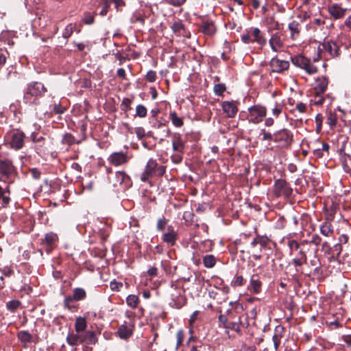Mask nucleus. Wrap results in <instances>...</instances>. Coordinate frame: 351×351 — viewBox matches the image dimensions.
<instances>
[{"label": "nucleus", "mask_w": 351, "mask_h": 351, "mask_svg": "<svg viewBox=\"0 0 351 351\" xmlns=\"http://www.w3.org/2000/svg\"><path fill=\"white\" fill-rule=\"evenodd\" d=\"M47 92L45 86L38 82H32L27 84L23 95V101L26 104L37 105L38 97H42Z\"/></svg>", "instance_id": "obj_1"}, {"label": "nucleus", "mask_w": 351, "mask_h": 351, "mask_svg": "<svg viewBox=\"0 0 351 351\" xmlns=\"http://www.w3.org/2000/svg\"><path fill=\"white\" fill-rule=\"evenodd\" d=\"M165 173V167L160 165L155 159L151 158L147 162L140 179L142 182H147L154 177L162 176Z\"/></svg>", "instance_id": "obj_2"}, {"label": "nucleus", "mask_w": 351, "mask_h": 351, "mask_svg": "<svg viewBox=\"0 0 351 351\" xmlns=\"http://www.w3.org/2000/svg\"><path fill=\"white\" fill-rule=\"evenodd\" d=\"M73 295H69L64 298L63 301V305L65 308L69 311L75 312L77 310V306L71 304V303L75 301H80L84 300L86 296V292L83 288H75L73 291Z\"/></svg>", "instance_id": "obj_3"}, {"label": "nucleus", "mask_w": 351, "mask_h": 351, "mask_svg": "<svg viewBox=\"0 0 351 351\" xmlns=\"http://www.w3.org/2000/svg\"><path fill=\"white\" fill-rule=\"evenodd\" d=\"M292 62L295 66L304 69L310 75L317 72V68L311 63V60L302 55H298L292 58Z\"/></svg>", "instance_id": "obj_4"}, {"label": "nucleus", "mask_w": 351, "mask_h": 351, "mask_svg": "<svg viewBox=\"0 0 351 351\" xmlns=\"http://www.w3.org/2000/svg\"><path fill=\"white\" fill-rule=\"evenodd\" d=\"M248 111V121L253 123L261 122L267 113L266 108L259 105H254L250 107Z\"/></svg>", "instance_id": "obj_5"}, {"label": "nucleus", "mask_w": 351, "mask_h": 351, "mask_svg": "<svg viewBox=\"0 0 351 351\" xmlns=\"http://www.w3.org/2000/svg\"><path fill=\"white\" fill-rule=\"evenodd\" d=\"M274 141L280 146L287 147L293 141V134L287 129H282L274 133Z\"/></svg>", "instance_id": "obj_6"}, {"label": "nucleus", "mask_w": 351, "mask_h": 351, "mask_svg": "<svg viewBox=\"0 0 351 351\" xmlns=\"http://www.w3.org/2000/svg\"><path fill=\"white\" fill-rule=\"evenodd\" d=\"M274 191L277 197H288L291 195L293 190L285 180L278 179L275 182Z\"/></svg>", "instance_id": "obj_7"}, {"label": "nucleus", "mask_w": 351, "mask_h": 351, "mask_svg": "<svg viewBox=\"0 0 351 351\" xmlns=\"http://www.w3.org/2000/svg\"><path fill=\"white\" fill-rule=\"evenodd\" d=\"M107 160L110 165L119 167L126 164L129 160V157L127 153L116 152L112 153L107 158Z\"/></svg>", "instance_id": "obj_8"}, {"label": "nucleus", "mask_w": 351, "mask_h": 351, "mask_svg": "<svg viewBox=\"0 0 351 351\" xmlns=\"http://www.w3.org/2000/svg\"><path fill=\"white\" fill-rule=\"evenodd\" d=\"M25 134L20 131L14 132L10 135V140L9 144L10 147L19 150L21 149L24 145Z\"/></svg>", "instance_id": "obj_9"}, {"label": "nucleus", "mask_w": 351, "mask_h": 351, "mask_svg": "<svg viewBox=\"0 0 351 351\" xmlns=\"http://www.w3.org/2000/svg\"><path fill=\"white\" fill-rule=\"evenodd\" d=\"M347 11L348 9L346 8H343L340 3H333L328 8L329 14L335 20L343 18L346 15Z\"/></svg>", "instance_id": "obj_10"}, {"label": "nucleus", "mask_w": 351, "mask_h": 351, "mask_svg": "<svg viewBox=\"0 0 351 351\" xmlns=\"http://www.w3.org/2000/svg\"><path fill=\"white\" fill-rule=\"evenodd\" d=\"M269 65L273 72L281 73L289 69V62L287 60H282L277 58H273L270 61Z\"/></svg>", "instance_id": "obj_11"}, {"label": "nucleus", "mask_w": 351, "mask_h": 351, "mask_svg": "<svg viewBox=\"0 0 351 351\" xmlns=\"http://www.w3.org/2000/svg\"><path fill=\"white\" fill-rule=\"evenodd\" d=\"M221 108L223 112L229 118L234 117L238 112L237 102L234 101H224L221 103Z\"/></svg>", "instance_id": "obj_12"}, {"label": "nucleus", "mask_w": 351, "mask_h": 351, "mask_svg": "<svg viewBox=\"0 0 351 351\" xmlns=\"http://www.w3.org/2000/svg\"><path fill=\"white\" fill-rule=\"evenodd\" d=\"M269 44L273 51H280L284 45L281 35L278 32L273 34L269 40Z\"/></svg>", "instance_id": "obj_13"}, {"label": "nucleus", "mask_w": 351, "mask_h": 351, "mask_svg": "<svg viewBox=\"0 0 351 351\" xmlns=\"http://www.w3.org/2000/svg\"><path fill=\"white\" fill-rule=\"evenodd\" d=\"M14 172V167L9 160H0V175L9 177Z\"/></svg>", "instance_id": "obj_14"}, {"label": "nucleus", "mask_w": 351, "mask_h": 351, "mask_svg": "<svg viewBox=\"0 0 351 351\" xmlns=\"http://www.w3.org/2000/svg\"><path fill=\"white\" fill-rule=\"evenodd\" d=\"M250 32L251 36L253 37V38H252V43H256L261 47L266 45L267 39L263 36L258 27L251 28Z\"/></svg>", "instance_id": "obj_15"}, {"label": "nucleus", "mask_w": 351, "mask_h": 351, "mask_svg": "<svg viewBox=\"0 0 351 351\" xmlns=\"http://www.w3.org/2000/svg\"><path fill=\"white\" fill-rule=\"evenodd\" d=\"M328 80L326 76H322L317 79L316 84L315 86V93L317 95L323 94L328 86Z\"/></svg>", "instance_id": "obj_16"}, {"label": "nucleus", "mask_w": 351, "mask_h": 351, "mask_svg": "<svg viewBox=\"0 0 351 351\" xmlns=\"http://www.w3.org/2000/svg\"><path fill=\"white\" fill-rule=\"evenodd\" d=\"M81 343L86 345H95L97 342L96 332L92 330H87L82 333Z\"/></svg>", "instance_id": "obj_17"}, {"label": "nucleus", "mask_w": 351, "mask_h": 351, "mask_svg": "<svg viewBox=\"0 0 351 351\" xmlns=\"http://www.w3.org/2000/svg\"><path fill=\"white\" fill-rule=\"evenodd\" d=\"M177 233L172 226L167 227V232L162 235V241L172 246L176 243Z\"/></svg>", "instance_id": "obj_18"}, {"label": "nucleus", "mask_w": 351, "mask_h": 351, "mask_svg": "<svg viewBox=\"0 0 351 351\" xmlns=\"http://www.w3.org/2000/svg\"><path fill=\"white\" fill-rule=\"evenodd\" d=\"M323 47L332 57H337L339 56V47L335 42L332 40L326 41L323 44Z\"/></svg>", "instance_id": "obj_19"}, {"label": "nucleus", "mask_w": 351, "mask_h": 351, "mask_svg": "<svg viewBox=\"0 0 351 351\" xmlns=\"http://www.w3.org/2000/svg\"><path fill=\"white\" fill-rule=\"evenodd\" d=\"M133 328L132 324L128 325L125 323L119 327L117 333L121 339H127L132 335Z\"/></svg>", "instance_id": "obj_20"}, {"label": "nucleus", "mask_w": 351, "mask_h": 351, "mask_svg": "<svg viewBox=\"0 0 351 351\" xmlns=\"http://www.w3.org/2000/svg\"><path fill=\"white\" fill-rule=\"evenodd\" d=\"M250 287L252 291L255 293H259L261 291L262 282L260 281L257 274H253L250 281Z\"/></svg>", "instance_id": "obj_21"}, {"label": "nucleus", "mask_w": 351, "mask_h": 351, "mask_svg": "<svg viewBox=\"0 0 351 351\" xmlns=\"http://www.w3.org/2000/svg\"><path fill=\"white\" fill-rule=\"evenodd\" d=\"M87 328L86 317H77L75 322V330L77 333L82 334L85 332Z\"/></svg>", "instance_id": "obj_22"}, {"label": "nucleus", "mask_w": 351, "mask_h": 351, "mask_svg": "<svg viewBox=\"0 0 351 351\" xmlns=\"http://www.w3.org/2000/svg\"><path fill=\"white\" fill-rule=\"evenodd\" d=\"M201 31L206 36H213L216 32V28L213 22L204 21L201 25Z\"/></svg>", "instance_id": "obj_23"}, {"label": "nucleus", "mask_w": 351, "mask_h": 351, "mask_svg": "<svg viewBox=\"0 0 351 351\" xmlns=\"http://www.w3.org/2000/svg\"><path fill=\"white\" fill-rule=\"evenodd\" d=\"M82 335L80 333H70L66 337V342L69 346H76L81 343Z\"/></svg>", "instance_id": "obj_24"}, {"label": "nucleus", "mask_w": 351, "mask_h": 351, "mask_svg": "<svg viewBox=\"0 0 351 351\" xmlns=\"http://www.w3.org/2000/svg\"><path fill=\"white\" fill-rule=\"evenodd\" d=\"M288 28L291 32V39H296L299 36L300 32L299 23L295 21H293L289 24Z\"/></svg>", "instance_id": "obj_25"}, {"label": "nucleus", "mask_w": 351, "mask_h": 351, "mask_svg": "<svg viewBox=\"0 0 351 351\" xmlns=\"http://www.w3.org/2000/svg\"><path fill=\"white\" fill-rule=\"evenodd\" d=\"M58 240V237L57 234L54 232H48L45 235V238L42 241V244L46 245H54Z\"/></svg>", "instance_id": "obj_26"}, {"label": "nucleus", "mask_w": 351, "mask_h": 351, "mask_svg": "<svg viewBox=\"0 0 351 351\" xmlns=\"http://www.w3.org/2000/svg\"><path fill=\"white\" fill-rule=\"evenodd\" d=\"M127 178H128V176L124 171H117L115 173V176H114V180L113 182V185L114 186L121 185L124 182L125 180Z\"/></svg>", "instance_id": "obj_27"}, {"label": "nucleus", "mask_w": 351, "mask_h": 351, "mask_svg": "<svg viewBox=\"0 0 351 351\" xmlns=\"http://www.w3.org/2000/svg\"><path fill=\"white\" fill-rule=\"evenodd\" d=\"M203 264L206 268H212L216 264V258L213 254H208L203 257Z\"/></svg>", "instance_id": "obj_28"}, {"label": "nucleus", "mask_w": 351, "mask_h": 351, "mask_svg": "<svg viewBox=\"0 0 351 351\" xmlns=\"http://www.w3.org/2000/svg\"><path fill=\"white\" fill-rule=\"evenodd\" d=\"M80 141H77L75 136L70 134V133H66L63 135L62 138V143L67 145L69 146L72 145L75 143H79Z\"/></svg>", "instance_id": "obj_29"}, {"label": "nucleus", "mask_w": 351, "mask_h": 351, "mask_svg": "<svg viewBox=\"0 0 351 351\" xmlns=\"http://www.w3.org/2000/svg\"><path fill=\"white\" fill-rule=\"evenodd\" d=\"M18 339L23 343H27L32 341V337L27 330H21L17 334Z\"/></svg>", "instance_id": "obj_30"}, {"label": "nucleus", "mask_w": 351, "mask_h": 351, "mask_svg": "<svg viewBox=\"0 0 351 351\" xmlns=\"http://www.w3.org/2000/svg\"><path fill=\"white\" fill-rule=\"evenodd\" d=\"M347 158L351 159V156L349 154L344 153L341 157V162L343 171L351 176V167L347 163Z\"/></svg>", "instance_id": "obj_31"}, {"label": "nucleus", "mask_w": 351, "mask_h": 351, "mask_svg": "<svg viewBox=\"0 0 351 351\" xmlns=\"http://www.w3.org/2000/svg\"><path fill=\"white\" fill-rule=\"evenodd\" d=\"M320 232L326 237H329L333 232L332 225L328 222H324L320 226Z\"/></svg>", "instance_id": "obj_32"}, {"label": "nucleus", "mask_w": 351, "mask_h": 351, "mask_svg": "<svg viewBox=\"0 0 351 351\" xmlns=\"http://www.w3.org/2000/svg\"><path fill=\"white\" fill-rule=\"evenodd\" d=\"M173 149L178 153H182L184 149V145L182 140L178 137L173 141Z\"/></svg>", "instance_id": "obj_33"}, {"label": "nucleus", "mask_w": 351, "mask_h": 351, "mask_svg": "<svg viewBox=\"0 0 351 351\" xmlns=\"http://www.w3.org/2000/svg\"><path fill=\"white\" fill-rule=\"evenodd\" d=\"M169 117L174 126L180 128L183 125L184 123L182 119L179 117L175 111L170 112Z\"/></svg>", "instance_id": "obj_34"}, {"label": "nucleus", "mask_w": 351, "mask_h": 351, "mask_svg": "<svg viewBox=\"0 0 351 351\" xmlns=\"http://www.w3.org/2000/svg\"><path fill=\"white\" fill-rule=\"evenodd\" d=\"M75 28H76L75 24L69 23V25H67L66 26V27L64 28L63 33H62L63 38H64L65 39L69 38L72 35V34L74 32V31L75 30Z\"/></svg>", "instance_id": "obj_35"}, {"label": "nucleus", "mask_w": 351, "mask_h": 351, "mask_svg": "<svg viewBox=\"0 0 351 351\" xmlns=\"http://www.w3.org/2000/svg\"><path fill=\"white\" fill-rule=\"evenodd\" d=\"M138 302L139 299L138 296L135 295H130L126 298L127 304L132 308H135L137 306Z\"/></svg>", "instance_id": "obj_36"}, {"label": "nucleus", "mask_w": 351, "mask_h": 351, "mask_svg": "<svg viewBox=\"0 0 351 351\" xmlns=\"http://www.w3.org/2000/svg\"><path fill=\"white\" fill-rule=\"evenodd\" d=\"M21 305V302L17 300L9 301L6 304V308L11 312H14Z\"/></svg>", "instance_id": "obj_37"}, {"label": "nucleus", "mask_w": 351, "mask_h": 351, "mask_svg": "<svg viewBox=\"0 0 351 351\" xmlns=\"http://www.w3.org/2000/svg\"><path fill=\"white\" fill-rule=\"evenodd\" d=\"M226 86L225 84H217L213 87L214 93L217 96H221L226 91Z\"/></svg>", "instance_id": "obj_38"}, {"label": "nucleus", "mask_w": 351, "mask_h": 351, "mask_svg": "<svg viewBox=\"0 0 351 351\" xmlns=\"http://www.w3.org/2000/svg\"><path fill=\"white\" fill-rule=\"evenodd\" d=\"M0 199L2 201V206L4 208H6L10 202V197L5 195L4 191L3 190V188L0 186Z\"/></svg>", "instance_id": "obj_39"}, {"label": "nucleus", "mask_w": 351, "mask_h": 351, "mask_svg": "<svg viewBox=\"0 0 351 351\" xmlns=\"http://www.w3.org/2000/svg\"><path fill=\"white\" fill-rule=\"evenodd\" d=\"M147 113V110L145 106L142 104H138L136 108V116L143 118L145 117Z\"/></svg>", "instance_id": "obj_40"}, {"label": "nucleus", "mask_w": 351, "mask_h": 351, "mask_svg": "<svg viewBox=\"0 0 351 351\" xmlns=\"http://www.w3.org/2000/svg\"><path fill=\"white\" fill-rule=\"evenodd\" d=\"M185 337L184 332L183 330H179L176 334V349L178 350L182 344Z\"/></svg>", "instance_id": "obj_41"}, {"label": "nucleus", "mask_w": 351, "mask_h": 351, "mask_svg": "<svg viewBox=\"0 0 351 351\" xmlns=\"http://www.w3.org/2000/svg\"><path fill=\"white\" fill-rule=\"evenodd\" d=\"M82 21L86 25L93 24V23L95 21L94 14H93L90 12H85Z\"/></svg>", "instance_id": "obj_42"}, {"label": "nucleus", "mask_w": 351, "mask_h": 351, "mask_svg": "<svg viewBox=\"0 0 351 351\" xmlns=\"http://www.w3.org/2000/svg\"><path fill=\"white\" fill-rule=\"evenodd\" d=\"M337 115L335 113L330 112L327 116V123L331 127L335 126L337 123Z\"/></svg>", "instance_id": "obj_43"}, {"label": "nucleus", "mask_w": 351, "mask_h": 351, "mask_svg": "<svg viewBox=\"0 0 351 351\" xmlns=\"http://www.w3.org/2000/svg\"><path fill=\"white\" fill-rule=\"evenodd\" d=\"M224 328L234 330L237 332H239L241 331L239 324L237 322H228L227 325H226Z\"/></svg>", "instance_id": "obj_44"}, {"label": "nucleus", "mask_w": 351, "mask_h": 351, "mask_svg": "<svg viewBox=\"0 0 351 351\" xmlns=\"http://www.w3.org/2000/svg\"><path fill=\"white\" fill-rule=\"evenodd\" d=\"M269 241L267 237L258 235V243L262 248H265Z\"/></svg>", "instance_id": "obj_45"}, {"label": "nucleus", "mask_w": 351, "mask_h": 351, "mask_svg": "<svg viewBox=\"0 0 351 351\" xmlns=\"http://www.w3.org/2000/svg\"><path fill=\"white\" fill-rule=\"evenodd\" d=\"M167 223V220L165 217L158 219L156 226L157 230L158 231H164Z\"/></svg>", "instance_id": "obj_46"}, {"label": "nucleus", "mask_w": 351, "mask_h": 351, "mask_svg": "<svg viewBox=\"0 0 351 351\" xmlns=\"http://www.w3.org/2000/svg\"><path fill=\"white\" fill-rule=\"evenodd\" d=\"M261 135L263 136V141H274V134H271V133L266 132L265 129L261 130Z\"/></svg>", "instance_id": "obj_47"}, {"label": "nucleus", "mask_w": 351, "mask_h": 351, "mask_svg": "<svg viewBox=\"0 0 351 351\" xmlns=\"http://www.w3.org/2000/svg\"><path fill=\"white\" fill-rule=\"evenodd\" d=\"M101 1L104 3V8L100 11L99 14L101 16H105L107 14V13L108 12V10H109V8L110 5V2L109 1V0H101Z\"/></svg>", "instance_id": "obj_48"}, {"label": "nucleus", "mask_w": 351, "mask_h": 351, "mask_svg": "<svg viewBox=\"0 0 351 351\" xmlns=\"http://www.w3.org/2000/svg\"><path fill=\"white\" fill-rule=\"evenodd\" d=\"M146 80L149 82H154L156 80V73L154 71H149L145 75Z\"/></svg>", "instance_id": "obj_49"}, {"label": "nucleus", "mask_w": 351, "mask_h": 351, "mask_svg": "<svg viewBox=\"0 0 351 351\" xmlns=\"http://www.w3.org/2000/svg\"><path fill=\"white\" fill-rule=\"evenodd\" d=\"M171 28L174 32H180V30L184 29V25L181 21H176Z\"/></svg>", "instance_id": "obj_50"}, {"label": "nucleus", "mask_w": 351, "mask_h": 351, "mask_svg": "<svg viewBox=\"0 0 351 351\" xmlns=\"http://www.w3.org/2000/svg\"><path fill=\"white\" fill-rule=\"evenodd\" d=\"M135 133L138 139H142L146 136L145 131L144 128L142 127L136 128Z\"/></svg>", "instance_id": "obj_51"}, {"label": "nucleus", "mask_w": 351, "mask_h": 351, "mask_svg": "<svg viewBox=\"0 0 351 351\" xmlns=\"http://www.w3.org/2000/svg\"><path fill=\"white\" fill-rule=\"evenodd\" d=\"M250 36H251V32L250 29L247 31V34H243L241 35V39L243 43H244L245 44H248L250 43H252V38H250Z\"/></svg>", "instance_id": "obj_52"}, {"label": "nucleus", "mask_w": 351, "mask_h": 351, "mask_svg": "<svg viewBox=\"0 0 351 351\" xmlns=\"http://www.w3.org/2000/svg\"><path fill=\"white\" fill-rule=\"evenodd\" d=\"M164 1L173 6H180L185 3L186 0H164Z\"/></svg>", "instance_id": "obj_53"}, {"label": "nucleus", "mask_w": 351, "mask_h": 351, "mask_svg": "<svg viewBox=\"0 0 351 351\" xmlns=\"http://www.w3.org/2000/svg\"><path fill=\"white\" fill-rule=\"evenodd\" d=\"M110 287L111 290L118 291L123 287V284L121 282L112 281L110 284Z\"/></svg>", "instance_id": "obj_54"}, {"label": "nucleus", "mask_w": 351, "mask_h": 351, "mask_svg": "<svg viewBox=\"0 0 351 351\" xmlns=\"http://www.w3.org/2000/svg\"><path fill=\"white\" fill-rule=\"evenodd\" d=\"M288 245L290 248L291 252L298 250L300 247V244L295 240L289 241L288 243Z\"/></svg>", "instance_id": "obj_55"}, {"label": "nucleus", "mask_w": 351, "mask_h": 351, "mask_svg": "<svg viewBox=\"0 0 351 351\" xmlns=\"http://www.w3.org/2000/svg\"><path fill=\"white\" fill-rule=\"evenodd\" d=\"M6 53L7 51L5 50L0 49V66H3L6 62Z\"/></svg>", "instance_id": "obj_56"}, {"label": "nucleus", "mask_w": 351, "mask_h": 351, "mask_svg": "<svg viewBox=\"0 0 351 351\" xmlns=\"http://www.w3.org/2000/svg\"><path fill=\"white\" fill-rule=\"evenodd\" d=\"M282 110V108L280 105L275 104L274 107L271 109L272 114L277 117L281 113Z\"/></svg>", "instance_id": "obj_57"}, {"label": "nucleus", "mask_w": 351, "mask_h": 351, "mask_svg": "<svg viewBox=\"0 0 351 351\" xmlns=\"http://www.w3.org/2000/svg\"><path fill=\"white\" fill-rule=\"evenodd\" d=\"M130 104L131 100L128 98H124L121 102V106H124V110L125 111L130 110L131 109Z\"/></svg>", "instance_id": "obj_58"}, {"label": "nucleus", "mask_w": 351, "mask_h": 351, "mask_svg": "<svg viewBox=\"0 0 351 351\" xmlns=\"http://www.w3.org/2000/svg\"><path fill=\"white\" fill-rule=\"evenodd\" d=\"M53 111L56 114H62L65 111V108L62 106L60 104H55L53 107Z\"/></svg>", "instance_id": "obj_59"}, {"label": "nucleus", "mask_w": 351, "mask_h": 351, "mask_svg": "<svg viewBox=\"0 0 351 351\" xmlns=\"http://www.w3.org/2000/svg\"><path fill=\"white\" fill-rule=\"evenodd\" d=\"M313 154L315 158H321L324 156V152L319 149L317 148L313 151Z\"/></svg>", "instance_id": "obj_60"}, {"label": "nucleus", "mask_w": 351, "mask_h": 351, "mask_svg": "<svg viewBox=\"0 0 351 351\" xmlns=\"http://www.w3.org/2000/svg\"><path fill=\"white\" fill-rule=\"evenodd\" d=\"M30 173L32 174V176L34 178V179H39L40 177V175H41V173L40 171L37 169L36 168H33L30 170Z\"/></svg>", "instance_id": "obj_61"}, {"label": "nucleus", "mask_w": 351, "mask_h": 351, "mask_svg": "<svg viewBox=\"0 0 351 351\" xmlns=\"http://www.w3.org/2000/svg\"><path fill=\"white\" fill-rule=\"evenodd\" d=\"M272 340L274 342V348L276 350H277L278 348V346L280 345V340L279 337H278V335H274L273 336Z\"/></svg>", "instance_id": "obj_62"}, {"label": "nucleus", "mask_w": 351, "mask_h": 351, "mask_svg": "<svg viewBox=\"0 0 351 351\" xmlns=\"http://www.w3.org/2000/svg\"><path fill=\"white\" fill-rule=\"evenodd\" d=\"M322 241V239L317 234H315L312 237V239L311 243L315 244V245H318L320 244Z\"/></svg>", "instance_id": "obj_63"}, {"label": "nucleus", "mask_w": 351, "mask_h": 351, "mask_svg": "<svg viewBox=\"0 0 351 351\" xmlns=\"http://www.w3.org/2000/svg\"><path fill=\"white\" fill-rule=\"evenodd\" d=\"M344 25L351 31V14L348 16L344 21Z\"/></svg>", "instance_id": "obj_64"}]
</instances>
